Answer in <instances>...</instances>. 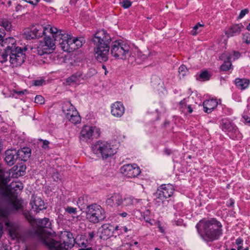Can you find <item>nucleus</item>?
Wrapping results in <instances>:
<instances>
[{
  "label": "nucleus",
  "instance_id": "nucleus-1",
  "mask_svg": "<svg viewBox=\"0 0 250 250\" xmlns=\"http://www.w3.org/2000/svg\"><path fill=\"white\" fill-rule=\"evenodd\" d=\"M23 188L22 183L13 182L1 193L2 201L0 203V218L8 219L12 213L22 210V200L18 197Z\"/></svg>",
  "mask_w": 250,
  "mask_h": 250
},
{
  "label": "nucleus",
  "instance_id": "nucleus-2",
  "mask_svg": "<svg viewBox=\"0 0 250 250\" xmlns=\"http://www.w3.org/2000/svg\"><path fill=\"white\" fill-rule=\"evenodd\" d=\"M221 223L215 218L201 220L196 225L198 234L206 243L218 240L223 233Z\"/></svg>",
  "mask_w": 250,
  "mask_h": 250
},
{
  "label": "nucleus",
  "instance_id": "nucleus-3",
  "mask_svg": "<svg viewBox=\"0 0 250 250\" xmlns=\"http://www.w3.org/2000/svg\"><path fill=\"white\" fill-rule=\"evenodd\" d=\"M46 232L42 229L39 237L42 242L48 246L50 250H68L74 245L75 239L72 233L68 231H62L60 241L55 240L49 237H46L44 234Z\"/></svg>",
  "mask_w": 250,
  "mask_h": 250
},
{
  "label": "nucleus",
  "instance_id": "nucleus-4",
  "mask_svg": "<svg viewBox=\"0 0 250 250\" xmlns=\"http://www.w3.org/2000/svg\"><path fill=\"white\" fill-rule=\"evenodd\" d=\"M111 41L110 35L105 30L98 31L95 33L93 38V42L95 45L94 51L96 55V59L99 62H106L108 60Z\"/></svg>",
  "mask_w": 250,
  "mask_h": 250
},
{
  "label": "nucleus",
  "instance_id": "nucleus-5",
  "mask_svg": "<svg viewBox=\"0 0 250 250\" xmlns=\"http://www.w3.org/2000/svg\"><path fill=\"white\" fill-rule=\"evenodd\" d=\"M129 45L122 40H117L111 43L110 54L115 59L125 60L129 55Z\"/></svg>",
  "mask_w": 250,
  "mask_h": 250
},
{
  "label": "nucleus",
  "instance_id": "nucleus-6",
  "mask_svg": "<svg viewBox=\"0 0 250 250\" xmlns=\"http://www.w3.org/2000/svg\"><path fill=\"white\" fill-rule=\"evenodd\" d=\"M86 219L92 224H97L104 220L106 214L101 206L93 204L87 206Z\"/></svg>",
  "mask_w": 250,
  "mask_h": 250
},
{
  "label": "nucleus",
  "instance_id": "nucleus-7",
  "mask_svg": "<svg viewBox=\"0 0 250 250\" xmlns=\"http://www.w3.org/2000/svg\"><path fill=\"white\" fill-rule=\"evenodd\" d=\"M16 42L12 37L6 38L0 42V59L1 62L7 61L8 54L13 50L19 48L17 46Z\"/></svg>",
  "mask_w": 250,
  "mask_h": 250
},
{
  "label": "nucleus",
  "instance_id": "nucleus-8",
  "mask_svg": "<svg viewBox=\"0 0 250 250\" xmlns=\"http://www.w3.org/2000/svg\"><path fill=\"white\" fill-rule=\"evenodd\" d=\"M91 149L94 154H100L103 159H106L115 154L110 144L106 142L99 141L92 146Z\"/></svg>",
  "mask_w": 250,
  "mask_h": 250
},
{
  "label": "nucleus",
  "instance_id": "nucleus-9",
  "mask_svg": "<svg viewBox=\"0 0 250 250\" xmlns=\"http://www.w3.org/2000/svg\"><path fill=\"white\" fill-rule=\"evenodd\" d=\"M52 30L53 33L57 32L54 38L56 43H58L63 51L71 52L70 43L72 42L71 35L65 34L64 31L58 28H53Z\"/></svg>",
  "mask_w": 250,
  "mask_h": 250
},
{
  "label": "nucleus",
  "instance_id": "nucleus-10",
  "mask_svg": "<svg viewBox=\"0 0 250 250\" xmlns=\"http://www.w3.org/2000/svg\"><path fill=\"white\" fill-rule=\"evenodd\" d=\"M27 50L26 47H19L8 54L9 61L13 67L20 66L24 62L26 58L25 52Z\"/></svg>",
  "mask_w": 250,
  "mask_h": 250
},
{
  "label": "nucleus",
  "instance_id": "nucleus-11",
  "mask_svg": "<svg viewBox=\"0 0 250 250\" xmlns=\"http://www.w3.org/2000/svg\"><path fill=\"white\" fill-rule=\"evenodd\" d=\"M55 41L50 36L44 37L38 46L37 52L40 56L52 53L55 49Z\"/></svg>",
  "mask_w": 250,
  "mask_h": 250
},
{
  "label": "nucleus",
  "instance_id": "nucleus-12",
  "mask_svg": "<svg viewBox=\"0 0 250 250\" xmlns=\"http://www.w3.org/2000/svg\"><path fill=\"white\" fill-rule=\"evenodd\" d=\"M100 131L95 126H84L80 133V140L87 141L93 138H97L99 136Z\"/></svg>",
  "mask_w": 250,
  "mask_h": 250
},
{
  "label": "nucleus",
  "instance_id": "nucleus-13",
  "mask_svg": "<svg viewBox=\"0 0 250 250\" xmlns=\"http://www.w3.org/2000/svg\"><path fill=\"white\" fill-rule=\"evenodd\" d=\"M174 189L172 185L164 184L161 185L156 192L157 198L162 201L171 197L173 194Z\"/></svg>",
  "mask_w": 250,
  "mask_h": 250
},
{
  "label": "nucleus",
  "instance_id": "nucleus-14",
  "mask_svg": "<svg viewBox=\"0 0 250 250\" xmlns=\"http://www.w3.org/2000/svg\"><path fill=\"white\" fill-rule=\"evenodd\" d=\"M121 172L129 178L137 177L141 173L140 168L136 164L125 165L120 168Z\"/></svg>",
  "mask_w": 250,
  "mask_h": 250
},
{
  "label": "nucleus",
  "instance_id": "nucleus-15",
  "mask_svg": "<svg viewBox=\"0 0 250 250\" xmlns=\"http://www.w3.org/2000/svg\"><path fill=\"white\" fill-rule=\"evenodd\" d=\"M42 25H37L33 26L30 29H28L24 32V37L27 40H32L39 38L42 37Z\"/></svg>",
  "mask_w": 250,
  "mask_h": 250
},
{
  "label": "nucleus",
  "instance_id": "nucleus-16",
  "mask_svg": "<svg viewBox=\"0 0 250 250\" xmlns=\"http://www.w3.org/2000/svg\"><path fill=\"white\" fill-rule=\"evenodd\" d=\"M123 203L122 196L118 193L108 195L105 201L106 205L110 207H118Z\"/></svg>",
  "mask_w": 250,
  "mask_h": 250
},
{
  "label": "nucleus",
  "instance_id": "nucleus-17",
  "mask_svg": "<svg viewBox=\"0 0 250 250\" xmlns=\"http://www.w3.org/2000/svg\"><path fill=\"white\" fill-rule=\"evenodd\" d=\"M99 230L101 232L100 238L106 240L112 235L114 231V227L109 224H105L99 228Z\"/></svg>",
  "mask_w": 250,
  "mask_h": 250
},
{
  "label": "nucleus",
  "instance_id": "nucleus-18",
  "mask_svg": "<svg viewBox=\"0 0 250 250\" xmlns=\"http://www.w3.org/2000/svg\"><path fill=\"white\" fill-rule=\"evenodd\" d=\"M18 159H19L16 149H8L5 151L4 160L9 166H13Z\"/></svg>",
  "mask_w": 250,
  "mask_h": 250
},
{
  "label": "nucleus",
  "instance_id": "nucleus-19",
  "mask_svg": "<svg viewBox=\"0 0 250 250\" xmlns=\"http://www.w3.org/2000/svg\"><path fill=\"white\" fill-rule=\"evenodd\" d=\"M111 108L112 115L116 117H121L125 112L124 106L120 102H116L113 104Z\"/></svg>",
  "mask_w": 250,
  "mask_h": 250
},
{
  "label": "nucleus",
  "instance_id": "nucleus-20",
  "mask_svg": "<svg viewBox=\"0 0 250 250\" xmlns=\"http://www.w3.org/2000/svg\"><path fill=\"white\" fill-rule=\"evenodd\" d=\"M243 28H244V26L243 24H235L229 27L226 32V34L228 37L237 36L240 33Z\"/></svg>",
  "mask_w": 250,
  "mask_h": 250
},
{
  "label": "nucleus",
  "instance_id": "nucleus-21",
  "mask_svg": "<svg viewBox=\"0 0 250 250\" xmlns=\"http://www.w3.org/2000/svg\"><path fill=\"white\" fill-rule=\"evenodd\" d=\"M204 111L209 113L217 106L218 102L216 100L210 99L206 100L203 103Z\"/></svg>",
  "mask_w": 250,
  "mask_h": 250
},
{
  "label": "nucleus",
  "instance_id": "nucleus-22",
  "mask_svg": "<svg viewBox=\"0 0 250 250\" xmlns=\"http://www.w3.org/2000/svg\"><path fill=\"white\" fill-rule=\"evenodd\" d=\"M18 159L21 161H26L31 155V149L29 147H23L17 151Z\"/></svg>",
  "mask_w": 250,
  "mask_h": 250
},
{
  "label": "nucleus",
  "instance_id": "nucleus-23",
  "mask_svg": "<svg viewBox=\"0 0 250 250\" xmlns=\"http://www.w3.org/2000/svg\"><path fill=\"white\" fill-rule=\"evenodd\" d=\"M234 83L238 89L243 90L249 87L250 84V81L248 79H240L238 78L235 79Z\"/></svg>",
  "mask_w": 250,
  "mask_h": 250
},
{
  "label": "nucleus",
  "instance_id": "nucleus-24",
  "mask_svg": "<svg viewBox=\"0 0 250 250\" xmlns=\"http://www.w3.org/2000/svg\"><path fill=\"white\" fill-rule=\"evenodd\" d=\"M32 208L35 211L39 212L40 210L45 208L44 202L40 198H35L34 201L30 202Z\"/></svg>",
  "mask_w": 250,
  "mask_h": 250
},
{
  "label": "nucleus",
  "instance_id": "nucleus-25",
  "mask_svg": "<svg viewBox=\"0 0 250 250\" xmlns=\"http://www.w3.org/2000/svg\"><path fill=\"white\" fill-rule=\"evenodd\" d=\"M62 110L65 114V117L71 115L72 112H74V111H77L70 102L63 103L62 106Z\"/></svg>",
  "mask_w": 250,
  "mask_h": 250
},
{
  "label": "nucleus",
  "instance_id": "nucleus-26",
  "mask_svg": "<svg viewBox=\"0 0 250 250\" xmlns=\"http://www.w3.org/2000/svg\"><path fill=\"white\" fill-rule=\"evenodd\" d=\"M71 41L72 42L70 43L71 52L81 47L83 45L84 41L83 38H73L72 37Z\"/></svg>",
  "mask_w": 250,
  "mask_h": 250
},
{
  "label": "nucleus",
  "instance_id": "nucleus-27",
  "mask_svg": "<svg viewBox=\"0 0 250 250\" xmlns=\"http://www.w3.org/2000/svg\"><path fill=\"white\" fill-rule=\"evenodd\" d=\"M226 57L227 61H225L222 65L220 66V69L223 71H226L230 69L231 66L232 65L231 62L230 61V60L231 59V57L230 56H227L226 53H224L222 55L221 59H223V58Z\"/></svg>",
  "mask_w": 250,
  "mask_h": 250
},
{
  "label": "nucleus",
  "instance_id": "nucleus-28",
  "mask_svg": "<svg viewBox=\"0 0 250 250\" xmlns=\"http://www.w3.org/2000/svg\"><path fill=\"white\" fill-rule=\"evenodd\" d=\"M38 227L41 229L50 228L51 224L50 220L47 218H44L42 219H38L35 221Z\"/></svg>",
  "mask_w": 250,
  "mask_h": 250
},
{
  "label": "nucleus",
  "instance_id": "nucleus-29",
  "mask_svg": "<svg viewBox=\"0 0 250 250\" xmlns=\"http://www.w3.org/2000/svg\"><path fill=\"white\" fill-rule=\"evenodd\" d=\"M82 76V74L79 73H76L73 74L70 77H68L66 80V82L69 85H70L74 83H78L80 81V78Z\"/></svg>",
  "mask_w": 250,
  "mask_h": 250
},
{
  "label": "nucleus",
  "instance_id": "nucleus-30",
  "mask_svg": "<svg viewBox=\"0 0 250 250\" xmlns=\"http://www.w3.org/2000/svg\"><path fill=\"white\" fill-rule=\"evenodd\" d=\"M128 62L131 64L135 65L142 63V61L140 60L139 57H136L134 54L131 52L129 49V55L127 56V59Z\"/></svg>",
  "mask_w": 250,
  "mask_h": 250
},
{
  "label": "nucleus",
  "instance_id": "nucleus-31",
  "mask_svg": "<svg viewBox=\"0 0 250 250\" xmlns=\"http://www.w3.org/2000/svg\"><path fill=\"white\" fill-rule=\"evenodd\" d=\"M66 118L74 124H77L81 121V117L77 111H74V112H72L71 115Z\"/></svg>",
  "mask_w": 250,
  "mask_h": 250
},
{
  "label": "nucleus",
  "instance_id": "nucleus-32",
  "mask_svg": "<svg viewBox=\"0 0 250 250\" xmlns=\"http://www.w3.org/2000/svg\"><path fill=\"white\" fill-rule=\"evenodd\" d=\"M211 75L207 70L201 71L196 75V79L198 81H206L209 80Z\"/></svg>",
  "mask_w": 250,
  "mask_h": 250
},
{
  "label": "nucleus",
  "instance_id": "nucleus-33",
  "mask_svg": "<svg viewBox=\"0 0 250 250\" xmlns=\"http://www.w3.org/2000/svg\"><path fill=\"white\" fill-rule=\"evenodd\" d=\"M42 31H43V33H42V36L43 35H44L45 37H47V33H50L51 35H52V38H55V35H57V32H55V33H53L52 29H53V28H56V27H51L50 25H48L47 26H45V27H43L42 25Z\"/></svg>",
  "mask_w": 250,
  "mask_h": 250
},
{
  "label": "nucleus",
  "instance_id": "nucleus-34",
  "mask_svg": "<svg viewBox=\"0 0 250 250\" xmlns=\"http://www.w3.org/2000/svg\"><path fill=\"white\" fill-rule=\"evenodd\" d=\"M222 129L226 132H229V133L231 132V131H234V133H236L237 130L235 129L229 123H224L222 125Z\"/></svg>",
  "mask_w": 250,
  "mask_h": 250
},
{
  "label": "nucleus",
  "instance_id": "nucleus-35",
  "mask_svg": "<svg viewBox=\"0 0 250 250\" xmlns=\"http://www.w3.org/2000/svg\"><path fill=\"white\" fill-rule=\"evenodd\" d=\"M140 199H135L132 197H129L124 199V205L129 206L135 205L140 202Z\"/></svg>",
  "mask_w": 250,
  "mask_h": 250
},
{
  "label": "nucleus",
  "instance_id": "nucleus-36",
  "mask_svg": "<svg viewBox=\"0 0 250 250\" xmlns=\"http://www.w3.org/2000/svg\"><path fill=\"white\" fill-rule=\"evenodd\" d=\"M137 212L140 213L142 216H143L144 219L146 223L150 224L151 225H153L154 224V220L151 219L148 217V215L150 213V211L148 209H147L145 213H144L143 215L139 210H137Z\"/></svg>",
  "mask_w": 250,
  "mask_h": 250
},
{
  "label": "nucleus",
  "instance_id": "nucleus-37",
  "mask_svg": "<svg viewBox=\"0 0 250 250\" xmlns=\"http://www.w3.org/2000/svg\"><path fill=\"white\" fill-rule=\"evenodd\" d=\"M0 26L4 27L6 30L9 31L11 28V23L6 19H0Z\"/></svg>",
  "mask_w": 250,
  "mask_h": 250
},
{
  "label": "nucleus",
  "instance_id": "nucleus-38",
  "mask_svg": "<svg viewBox=\"0 0 250 250\" xmlns=\"http://www.w3.org/2000/svg\"><path fill=\"white\" fill-rule=\"evenodd\" d=\"M22 214L26 219L30 223H34L35 219L28 210H23Z\"/></svg>",
  "mask_w": 250,
  "mask_h": 250
},
{
  "label": "nucleus",
  "instance_id": "nucleus-39",
  "mask_svg": "<svg viewBox=\"0 0 250 250\" xmlns=\"http://www.w3.org/2000/svg\"><path fill=\"white\" fill-rule=\"evenodd\" d=\"M243 118L247 123H250V106L245 110L242 115Z\"/></svg>",
  "mask_w": 250,
  "mask_h": 250
},
{
  "label": "nucleus",
  "instance_id": "nucleus-40",
  "mask_svg": "<svg viewBox=\"0 0 250 250\" xmlns=\"http://www.w3.org/2000/svg\"><path fill=\"white\" fill-rule=\"evenodd\" d=\"M188 72V69L185 65H181L179 68V73L180 75L183 77L185 76Z\"/></svg>",
  "mask_w": 250,
  "mask_h": 250
},
{
  "label": "nucleus",
  "instance_id": "nucleus-41",
  "mask_svg": "<svg viewBox=\"0 0 250 250\" xmlns=\"http://www.w3.org/2000/svg\"><path fill=\"white\" fill-rule=\"evenodd\" d=\"M65 211L70 214L75 215L77 212V208L67 206L65 208Z\"/></svg>",
  "mask_w": 250,
  "mask_h": 250
},
{
  "label": "nucleus",
  "instance_id": "nucleus-42",
  "mask_svg": "<svg viewBox=\"0 0 250 250\" xmlns=\"http://www.w3.org/2000/svg\"><path fill=\"white\" fill-rule=\"evenodd\" d=\"M243 42L247 44H250V34L246 33L243 36Z\"/></svg>",
  "mask_w": 250,
  "mask_h": 250
},
{
  "label": "nucleus",
  "instance_id": "nucleus-43",
  "mask_svg": "<svg viewBox=\"0 0 250 250\" xmlns=\"http://www.w3.org/2000/svg\"><path fill=\"white\" fill-rule=\"evenodd\" d=\"M35 102L37 104H43L44 103V99L41 95H37L35 98Z\"/></svg>",
  "mask_w": 250,
  "mask_h": 250
},
{
  "label": "nucleus",
  "instance_id": "nucleus-44",
  "mask_svg": "<svg viewBox=\"0 0 250 250\" xmlns=\"http://www.w3.org/2000/svg\"><path fill=\"white\" fill-rule=\"evenodd\" d=\"M39 141L42 142V148L44 149H47L49 148V144L50 143L48 141L42 139H39Z\"/></svg>",
  "mask_w": 250,
  "mask_h": 250
},
{
  "label": "nucleus",
  "instance_id": "nucleus-45",
  "mask_svg": "<svg viewBox=\"0 0 250 250\" xmlns=\"http://www.w3.org/2000/svg\"><path fill=\"white\" fill-rule=\"evenodd\" d=\"M180 105L181 107L183 109V110H186V109L187 108V105H189V104H187V100L186 99H184V100L180 102Z\"/></svg>",
  "mask_w": 250,
  "mask_h": 250
},
{
  "label": "nucleus",
  "instance_id": "nucleus-46",
  "mask_svg": "<svg viewBox=\"0 0 250 250\" xmlns=\"http://www.w3.org/2000/svg\"><path fill=\"white\" fill-rule=\"evenodd\" d=\"M122 5L124 8H128L131 5V2L128 0H124L122 2Z\"/></svg>",
  "mask_w": 250,
  "mask_h": 250
},
{
  "label": "nucleus",
  "instance_id": "nucleus-47",
  "mask_svg": "<svg viewBox=\"0 0 250 250\" xmlns=\"http://www.w3.org/2000/svg\"><path fill=\"white\" fill-rule=\"evenodd\" d=\"M249 12L248 9H245L241 11L238 17V19L243 18L246 14Z\"/></svg>",
  "mask_w": 250,
  "mask_h": 250
},
{
  "label": "nucleus",
  "instance_id": "nucleus-48",
  "mask_svg": "<svg viewBox=\"0 0 250 250\" xmlns=\"http://www.w3.org/2000/svg\"><path fill=\"white\" fill-rule=\"evenodd\" d=\"M228 56H230L231 59L233 58V60H236L238 59L240 56V53L238 51H233L231 54H229Z\"/></svg>",
  "mask_w": 250,
  "mask_h": 250
},
{
  "label": "nucleus",
  "instance_id": "nucleus-49",
  "mask_svg": "<svg viewBox=\"0 0 250 250\" xmlns=\"http://www.w3.org/2000/svg\"><path fill=\"white\" fill-rule=\"evenodd\" d=\"M202 26H203V24H201L200 23H197L196 25H195L193 27V30L192 31V34L193 35H196L198 33V32L197 31V30L198 29V28L199 27H202Z\"/></svg>",
  "mask_w": 250,
  "mask_h": 250
},
{
  "label": "nucleus",
  "instance_id": "nucleus-50",
  "mask_svg": "<svg viewBox=\"0 0 250 250\" xmlns=\"http://www.w3.org/2000/svg\"><path fill=\"white\" fill-rule=\"evenodd\" d=\"M45 83V81L43 79L36 80L34 82V85L35 86H41Z\"/></svg>",
  "mask_w": 250,
  "mask_h": 250
},
{
  "label": "nucleus",
  "instance_id": "nucleus-51",
  "mask_svg": "<svg viewBox=\"0 0 250 250\" xmlns=\"http://www.w3.org/2000/svg\"><path fill=\"white\" fill-rule=\"evenodd\" d=\"M52 177L55 181H58L61 179L60 174L58 172L54 173Z\"/></svg>",
  "mask_w": 250,
  "mask_h": 250
},
{
  "label": "nucleus",
  "instance_id": "nucleus-52",
  "mask_svg": "<svg viewBox=\"0 0 250 250\" xmlns=\"http://www.w3.org/2000/svg\"><path fill=\"white\" fill-rule=\"evenodd\" d=\"M83 199H84L83 197H80L79 198V199L77 201V204L79 207H82V208L83 207V206L84 204Z\"/></svg>",
  "mask_w": 250,
  "mask_h": 250
},
{
  "label": "nucleus",
  "instance_id": "nucleus-53",
  "mask_svg": "<svg viewBox=\"0 0 250 250\" xmlns=\"http://www.w3.org/2000/svg\"><path fill=\"white\" fill-rule=\"evenodd\" d=\"M139 57L140 60L142 61V62L146 59V56L145 54H142L141 53H138L137 57Z\"/></svg>",
  "mask_w": 250,
  "mask_h": 250
},
{
  "label": "nucleus",
  "instance_id": "nucleus-54",
  "mask_svg": "<svg viewBox=\"0 0 250 250\" xmlns=\"http://www.w3.org/2000/svg\"><path fill=\"white\" fill-rule=\"evenodd\" d=\"M77 244L80 247H84L85 248L87 246V240L85 241L77 243Z\"/></svg>",
  "mask_w": 250,
  "mask_h": 250
},
{
  "label": "nucleus",
  "instance_id": "nucleus-55",
  "mask_svg": "<svg viewBox=\"0 0 250 250\" xmlns=\"http://www.w3.org/2000/svg\"><path fill=\"white\" fill-rule=\"evenodd\" d=\"M95 234L94 231H91V232H88V238L90 240H92L93 238V237H94Z\"/></svg>",
  "mask_w": 250,
  "mask_h": 250
},
{
  "label": "nucleus",
  "instance_id": "nucleus-56",
  "mask_svg": "<svg viewBox=\"0 0 250 250\" xmlns=\"http://www.w3.org/2000/svg\"><path fill=\"white\" fill-rule=\"evenodd\" d=\"M5 36L4 32L0 29V41L3 40V38Z\"/></svg>",
  "mask_w": 250,
  "mask_h": 250
},
{
  "label": "nucleus",
  "instance_id": "nucleus-57",
  "mask_svg": "<svg viewBox=\"0 0 250 250\" xmlns=\"http://www.w3.org/2000/svg\"><path fill=\"white\" fill-rule=\"evenodd\" d=\"M186 110H187V112L189 113H191L193 111L192 108L190 105H187V108H186Z\"/></svg>",
  "mask_w": 250,
  "mask_h": 250
},
{
  "label": "nucleus",
  "instance_id": "nucleus-58",
  "mask_svg": "<svg viewBox=\"0 0 250 250\" xmlns=\"http://www.w3.org/2000/svg\"><path fill=\"white\" fill-rule=\"evenodd\" d=\"M243 242V240L240 238H238L236 240V244L239 246L240 244H241Z\"/></svg>",
  "mask_w": 250,
  "mask_h": 250
},
{
  "label": "nucleus",
  "instance_id": "nucleus-59",
  "mask_svg": "<svg viewBox=\"0 0 250 250\" xmlns=\"http://www.w3.org/2000/svg\"><path fill=\"white\" fill-rule=\"evenodd\" d=\"M26 90H24V91H17V90H14V92L16 94H17L18 95H23L24 94V92H26Z\"/></svg>",
  "mask_w": 250,
  "mask_h": 250
},
{
  "label": "nucleus",
  "instance_id": "nucleus-60",
  "mask_svg": "<svg viewBox=\"0 0 250 250\" xmlns=\"http://www.w3.org/2000/svg\"><path fill=\"white\" fill-rule=\"evenodd\" d=\"M0 250H8L7 245L3 244L2 246L0 247Z\"/></svg>",
  "mask_w": 250,
  "mask_h": 250
},
{
  "label": "nucleus",
  "instance_id": "nucleus-61",
  "mask_svg": "<svg viewBox=\"0 0 250 250\" xmlns=\"http://www.w3.org/2000/svg\"><path fill=\"white\" fill-rule=\"evenodd\" d=\"M123 230L124 232H127L128 230H131V229H128L126 226L122 227V230Z\"/></svg>",
  "mask_w": 250,
  "mask_h": 250
},
{
  "label": "nucleus",
  "instance_id": "nucleus-62",
  "mask_svg": "<svg viewBox=\"0 0 250 250\" xmlns=\"http://www.w3.org/2000/svg\"><path fill=\"white\" fill-rule=\"evenodd\" d=\"M114 230H120L121 233H123L122 231V227H120L119 226H116L115 227H114Z\"/></svg>",
  "mask_w": 250,
  "mask_h": 250
},
{
  "label": "nucleus",
  "instance_id": "nucleus-63",
  "mask_svg": "<svg viewBox=\"0 0 250 250\" xmlns=\"http://www.w3.org/2000/svg\"><path fill=\"white\" fill-rule=\"evenodd\" d=\"M119 215L122 217H125L127 214L126 212H124L122 213H119Z\"/></svg>",
  "mask_w": 250,
  "mask_h": 250
},
{
  "label": "nucleus",
  "instance_id": "nucleus-64",
  "mask_svg": "<svg viewBox=\"0 0 250 250\" xmlns=\"http://www.w3.org/2000/svg\"><path fill=\"white\" fill-rule=\"evenodd\" d=\"M21 5H20V4H18V5L16 6V10L17 11H18L20 10L21 9Z\"/></svg>",
  "mask_w": 250,
  "mask_h": 250
}]
</instances>
